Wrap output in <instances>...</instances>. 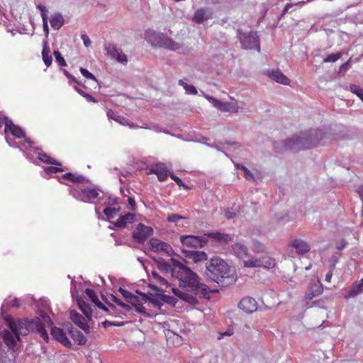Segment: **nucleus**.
I'll list each match as a JSON object with an SVG mask.
<instances>
[{"label": "nucleus", "instance_id": "nucleus-5", "mask_svg": "<svg viewBox=\"0 0 363 363\" xmlns=\"http://www.w3.org/2000/svg\"><path fill=\"white\" fill-rule=\"evenodd\" d=\"M147 38L153 45L167 50H177L182 47L180 43L175 42L172 38L155 31L147 33Z\"/></svg>", "mask_w": 363, "mask_h": 363}, {"label": "nucleus", "instance_id": "nucleus-39", "mask_svg": "<svg viewBox=\"0 0 363 363\" xmlns=\"http://www.w3.org/2000/svg\"><path fill=\"white\" fill-rule=\"evenodd\" d=\"M363 291V288L359 284V283L356 282L352 288L349 290L347 298H353L361 294Z\"/></svg>", "mask_w": 363, "mask_h": 363}, {"label": "nucleus", "instance_id": "nucleus-34", "mask_svg": "<svg viewBox=\"0 0 363 363\" xmlns=\"http://www.w3.org/2000/svg\"><path fill=\"white\" fill-rule=\"evenodd\" d=\"M301 2H298V3H296V4H292V3L286 4L285 7L283 9L281 13L278 17V19L281 20L284 16V15L287 13H292L293 11H296L298 9H299L301 7Z\"/></svg>", "mask_w": 363, "mask_h": 363}, {"label": "nucleus", "instance_id": "nucleus-33", "mask_svg": "<svg viewBox=\"0 0 363 363\" xmlns=\"http://www.w3.org/2000/svg\"><path fill=\"white\" fill-rule=\"evenodd\" d=\"M38 158L40 161L45 164H55L57 166H61L62 164L54 158L47 155L45 152H39Z\"/></svg>", "mask_w": 363, "mask_h": 363}, {"label": "nucleus", "instance_id": "nucleus-54", "mask_svg": "<svg viewBox=\"0 0 363 363\" xmlns=\"http://www.w3.org/2000/svg\"><path fill=\"white\" fill-rule=\"evenodd\" d=\"M118 291L126 301H128L130 298V297L133 295L131 292L127 291L126 289L122 287H119Z\"/></svg>", "mask_w": 363, "mask_h": 363}, {"label": "nucleus", "instance_id": "nucleus-49", "mask_svg": "<svg viewBox=\"0 0 363 363\" xmlns=\"http://www.w3.org/2000/svg\"><path fill=\"white\" fill-rule=\"evenodd\" d=\"M80 72L84 77L97 82L96 77L85 68L81 67Z\"/></svg>", "mask_w": 363, "mask_h": 363}, {"label": "nucleus", "instance_id": "nucleus-23", "mask_svg": "<svg viewBox=\"0 0 363 363\" xmlns=\"http://www.w3.org/2000/svg\"><path fill=\"white\" fill-rule=\"evenodd\" d=\"M323 291V285L320 282L313 283L311 285L308 291L306 294L305 298L307 301H311L314 297L320 295Z\"/></svg>", "mask_w": 363, "mask_h": 363}, {"label": "nucleus", "instance_id": "nucleus-1", "mask_svg": "<svg viewBox=\"0 0 363 363\" xmlns=\"http://www.w3.org/2000/svg\"><path fill=\"white\" fill-rule=\"evenodd\" d=\"M40 315L44 323H42L40 318L35 317L31 319L18 320L16 322L10 315L4 317V320L9 328L11 330L15 336L9 330H0V337H1L7 347V350H15L16 345V338L20 340L19 335H27L30 333H38L46 342H49L50 337L45 328V324L52 325L53 324L50 317L44 311H40Z\"/></svg>", "mask_w": 363, "mask_h": 363}, {"label": "nucleus", "instance_id": "nucleus-32", "mask_svg": "<svg viewBox=\"0 0 363 363\" xmlns=\"http://www.w3.org/2000/svg\"><path fill=\"white\" fill-rule=\"evenodd\" d=\"M50 22L54 30H59L64 24V18L62 15L55 13L51 16Z\"/></svg>", "mask_w": 363, "mask_h": 363}, {"label": "nucleus", "instance_id": "nucleus-9", "mask_svg": "<svg viewBox=\"0 0 363 363\" xmlns=\"http://www.w3.org/2000/svg\"><path fill=\"white\" fill-rule=\"evenodd\" d=\"M205 98L221 111H228L232 113H237L238 111L239 108L236 103L222 102L208 95H205Z\"/></svg>", "mask_w": 363, "mask_h": 363}, {"label": "nucleus", "instance_id": "nucleus-58", "mask_svg": "<svg viewBox=\"0 0 363 363\" xmlns=\"http://www.w3.org/2000/svg\"><path fill=\"white\" fill-rule=\"evenodd\" d=\"M43 23V29L46 33H48V17L46 13L42 14Z\"/></svg>", "mask_w": 363, "mask_h": 363}, {"label": "nucleus", "instance_id": "nucleus-53", "mask_svg": "<svg viewBox=\"0 0 363 363\" xmlns=\"http://www.w3.org/2000/svg\"><path fill=\"white\" fill-rule=\"evenodd\" d=\"M152 276L153 278H155L160 284H162V285H167V280L162 277L160 275L158 274L157 272L153 271L152 272Z\"/></svg>", "mask_w": 363, "mask_h": 363}, {"label": "nucleus", "instance_id": "nucleus-12", "mask_svg": "<svg viewBox=\"0 0 363 363\" xmlns=\"http://www.w3.org/2000/svg\"><path fill=\"white\" fill-rule=\"evenodd\" d=\"M69 318L71 320L76 324L79 328H81L85 333L89 334L91 329L88 325L86 318H85L75 310H71L69 312Z\"/></svg>", "mask_w": 363, "mask_h": 363}, {"label": "nucleus", "instance_id": "nucleus-21", "mask_svg": "<svg viewBox=\"0 0 363 363\" xmlns=\"http://www.w3.org/2000/svg\"><path fill=\"white\" fill-rule=\"evenodd\" d=\"M205 235L206 238H209L219 244H226L232 240L230 235L222 233L218 231L205 234Z\"/></svg>", "mask_w": 363, "mask_h": 363}, {"label": "nucleus", "instance_id": "nucleus-20", "mask_svg": "<svg viewBox=\"0 0 363 363\" xmlns=\"http://www.w3.org/2000/svg\"><path fill=\"white\" fill-rule=\"evenodd\" d=\"M172 292L175 296L190 305L194 306L198 303V300L195 296L185 291H182L179 289L172 288Z\"/></svg>", "mask_w": 363, "mask_h": 363}, {"label": "nucleus", "instance_id": "nucleus-47", "mask_svg": "<svg viewBox=\"0 0 363 363\" xmlns=\"http://www.w3.org/2000/svg\"><path fill=\"white\" fill-rule=\"evenodd\" d=\"M252 250L256 253L262 252L264 250V246L261 242L254 240Z\"/></svg>", "mask_w": 363, "mask_h": 363}, {"label": "nucleus", "instance_id": "nucleus-15", "mask_svg": "<svg viewBox=\"0 0 363 363\" xmlns=\"http://www.w3.org/2000/svg\"><path fill=\"white\" fill-rule=\"evenodd\" d=\"M238 308L246 313H252L257 309V303L252 297H244L239 302Z\"/></svg>", "mask_w": 363, "mask_h": 363}, {"label": "nucleus", "instance_id": "nucleus-22", "mask_svg": "<svg viewBox=\"0 0 363 363\" xmlns=\"http://www.w3.org/2000/svg\"><path fill=\"white\" fill-rule=\"evenodd\" d=\"M69 335L77 345H84L87 339L84 334L77 329L71 327L68 330Z\"/></svg>", "mask_w": 363, "mask_h": 363}, {"label": "nucleus", "instance_id": "nucleus-13", "mask_svg": "<svg viewBox=\"0 0 363 363\" xmlns=\"http://www.w3.org/2000/svg\"><path fill=\"white\" fill-rule=\"evenodd\" d=\"M150 249L154 252H160L171 256L174 253L172 247L167 242L158 239L152 238L150 240Z\"/></svg>", "mask_w": 363, "mask_h": 363}, {"label": "nucleus", "instance_id": "nucleus-52", "mask_svg": "<svg viewBox=\"0 0 363 363\" xmlns=\"http://www.w3.org/2000/svg\"><path fill=\"white\" fill-rule=\"evenodd\" d=\"M181 219H186V218L181 216L178 214H170V215H168V216L167 218V220L169 222H172V223H177V221Z\"/></svg>", "mask_w": 363, "mask_h": 363}, {"label": "nucleus", "instance_id": "nucleus-40", "mask_svg": "<svg viewBox=\"0 0 363 363\" xmlns=\"http://www.w3.org/2000/svg\"><path fill=\"white\" fill-rule=\"evenodd\" d=\"M111 301L116 303L118 306L122 307L125 311L129 312L132 310V306L123 303L120 298L114 295H111Z\"/></svg>", "mask_w": 363, "mask_h": 363}, {"label": "nucleus", "instance_id": "nucleus-56", "mask_svg": "<svg viewBox=\"0 0 363 363\" xmlns=\"http://www.w3.org/2000/svg\"><path fill=\"white\" fill-rule=\"evenodd\" d=\"M347 244V240L342 239L340 242H336V247L338 250H342L346 247Z\"/></svg>", "mask_w": 363, "mask_h": 363}, {"label": "nucleus", "instance_id": "nucleus-6", "mask_svg": "<svg viewBox=\"0 0 363 363\" xmlns=\"http://www.w3.org/2000/svg\"><path fill=\"white\" fill-rule=\"evenodd\" d=\"M242 47L244 49H257L260 51L259 37L256 32L243 33L240 36Z\"/></svg>", "mask_w": 363, "mask_h": 363}, {"label": "nucleus", "instance_id": "nucleus-24", "mask_svg": "<svg viewBox=\"0 0 363 363\" xmlns=\"http://www.w3.org/2000/svg\"><path fill=\"white\" fill-rule=\"evenodd\" d=\"M150 172L157 175L160 182L165 181L169 176V171L164 164H158L150 170Z\"/></svg>", "mask_w": 363, "mask_h": 363}, {"label": "nucleus", "instance_id": "nucleus-50", "mask_svg": "<svg viewBox=\"0 0 363 363\" xmlns=\"http://www.w3.org/2000/svg\"><path fill=\"white\" fill-rule=\"evenodd\" d=\"M60 167V166H59V167H52V166L47 167H45V172L47 174H53V173L63 172L64 169Z\"/></svg>", "mask_w": 363, "mask_h": 363}, {"label": "nucleus", "instance_id": "nucleus-38", "mask_svg": "<svg viewBox=\"0 0 363 363\" xmlns=\"http://www.w3.org/2000/svg\"><path fill=\"white\" fill-rule=\"evenodd\" d=\"M261 267L266 269H272L276 265L274 259L269 257H263L261 258Z\"/></svg>", "mask_w": 363, "mask_h": 363}, {"label": "nucleus", "instance_id": "nucleus-63", "mask_svg": "<svg viewBox=\"0 0 363 363\" xmlns=\"http://www.w3.org/2000/svg\"><path fill=\"white\" fill-rule=\"evenodd\" d=\"M128 201L129 205L131 206V209L134 211L135 209V201L134 198L128 197Z\"/></svg>", "mask_w": 363, "mask_h": 363}, {"label": "nucleus", "instance_id": "nucleus-61", "mask_svg": "<svg viewBox=\"0 0 363 363\" xmlns=\"http://www.w3.org/2000/svg\"><path fill=\"white\" fill-rule=\"evenodd\" d=\"M64 74H65V75L68 79H70V80H72V82H75V83L78 84V82H77V80L76 79V78H75L72 74H71L68 71H67V70H65H65H64Z\"/></svg>", "mask_w": 363, "mask_h": 363}, {"label": "nucleus", "instance_id": "nucleus-29", "mask_svg": "<svg viewBox=\"0 0 363 363\" xmlns=\"http://www.w3.org/2000/svg\"><path fill=\"white\" fill-rule=\"evenodd\" d=\"M42 57L45 65L49 67L52 63V57L50 54V50L47 41L43 42V48L42 51Z\"/></svg>", "mask_w": 363, "mask_h": 363}, {"label": "nucleus", "instance_id": "nucleus-48", "mask_svg": "<svg viewBox=\"0 0 363 363\" xmlns=\"http://www.w3.org/2000/svg\"><path fill=\"white\" fill-rule=\"evenodd\" d=\"M127 301L131 305L132 308H135L141 303L139 297L133 294Z\"/></svg>", "mask_w": 363, "mask_h": 363}, {"label": "nucleus", "instance_id": "nucleus-7", "mask_svg": "<svg viewBox=\"0 0 363 363\" xmlns=\"http://www.w3.org/2000/svg\"><path fill=\"white\" fill-rule=\"evenodd\" d=\"M206 235H182L180 237V241L184 246L192 247H202L206 242Z\"/></svg>", "mask_w": 363, "mask_h": 363}, {"label": "nucleus", "instance_id": "nucleus-30", "mask_svg": "<svg viewBox=\"0 0 363 363\" xmlns=\"http://www.w3.org/2000/svg\"><path fill=\"white\" fill-rule=\"evenodd\" d=\"M78 306L81 311L86 316L87 320L91 321L92 312L89 304L83 300H78Z\"/></svg>", "mask_w": 363, "mask_h": 363}, {"label": "nucleus", "instance_id": "nucleus-51", "mask_svg": "<svg viewBox=\"0 0 363 363\" xmlns=\"http://www.w3.org/2000/svg\"><path fill=\"white\" fill-rule=\"evenodd\" d=\"M169 176L177 183V184L179 186L183 187L184 189H189L188 186H186L180 178H179L174 174H170Z\"/></svg>", "mask_w": 363, "mask_h": 363}, {"label": "nucleus", "instance_id": "nucleus-3", "mask_svg": "<svg viewBox=\"0 0 363 363\" xmlns=\"http://www.w3.org/2000/svg\"><path fill=\"white\" fill-rule=\"evenodd\" d=\"M327 139L326 134L320 130H311L301 133L299 135H294L286 141L277 143L275 148L277 152L284 150L299 151L311 149L318 145H324Z\"/></svg>", "mask_w": 363, "mask_h": 363}, {"label": "nucleus", "instance_id": "nucleus-43", "mask_svg": "<svg viewBox=\"0 0 363 363\" xmlns=\"http://www.w3.org/2000/svg\"><path fill=\"white\" fill-rule=\"evenodd\" d=\"M85 294L87 297L93 302L95 305L100 301L95 291L91 289H86Z\"/></svg>", "mask_w": 363, "mask_h": 363}, {"label": "nucleus", "instance_id": "nucleus-36", "mask_svg": "<svg viewBox=\"0 0 363 363\" xmlns=\"http://www.w3.org/2000/svg\"><path fill=\"white\" fill-rule=\"evenodd\" d=\"M82 194L85 199L87 201H91L92 199H95L98 197L99 193L98 191L93 188H86L84 189L82 191Z\"/></svg>", "mask_w": 363, "mask_h": 363}, {"label": "nucleus", "instance_id": "nucleus-31", "mask_svg": "<svg viewBox=\"0 0 363 363\" xmlns=\"http://www.w3.org/2000/svg\"><path fill=\"white\" fill-rule=\"evenodd\" d=\"M106 115L109 120H113L123 125L128 124V120L125 118L111 109L107 111Z\"/></svg>", "mask_w": 363, "mask_h": 363}, {"label": "nucleus", "instance_id": "nucleus-19", "mask_svg": "<svg viewBox=\"0 0 363 363\" xmlns=\"http://www.w3.org/2000/svg\"><path fill=\"white\" fill-rule=\"evenodd\" d=\"M212 18V13L208 12L205 8H199L197 9L192 18V21L197 24L202 23L205 20Z\"/></svg>", "mask_w": 363, "mask_h": 363}, {"label": "nucleus", "instance_id": "nucleus-42", "mask_svg": "<svg viewBox=\"0 0 363 363\" xmlns=\"http://www.w3.org/2000/svg\"><path fill=\"white\" fill-rule=\"evenodd\" d=\"M350 90L353 94H356L363 101V89L356 84H351Z\"/></svg>", "mask_w": 363, "mask_h": 363}, {"label": "nucleus", "instance_id": "nucleus-62", "mask_svg": "<svg viewBox=\"0 0 363 363\" xmlns=\"http://www.w3.org/2000/svg\"><path fill=\"white\" fill-rule=\"evenodd\" d=\"M333 270L330 269V270L328 272V273L325 275V280L327 282H330L332 277H333Z\"/></svg>", "mask_w": 363, "mask_h": 363}, {"label": "nucleus", "instance_id": "nucleus-46", "mask_svg": "<svg viewBox=\"0 0 363 363\" xmlns=\"http://www.w3.org/2000/svg\"><path fill=\"white\" fill-rule=\"evenodd\" d=\"M341 257V253L333 255L332 257L328 260L330 263V269L334 270L335 265L339 262V259Z\"/></svg>", "mask_w": 363, "mask_h": 363}, {"label": "nucleus", "instance_id": "nucleus-60", "mask_svg": "<svg viewBox=\"0 0 363 363\" xmlns=\"http://www.w3.org/2000/svg\"><path fill=\"white\" fill-rule=\"evenodd\" d=\"M96 306L101 309L102 311H104V312H106V313H110V311H109V308L108 307H106L105 305H104L101 301H99Z\"/></svg>", "mask_w": 363, "mask_h": 363}, {"label": "nucleus", "instance_id": "nucleus-4", "mask_svg": "<svg viewBox=\"0 0 363 363\" xmlns=\"http://www.w3.org/2000/svg\"><path fill=\"white\" fill-rule=\"evenodd\" d=\"M204 274L207 279L224 286L228 284L225 279L230 277V269L225 260L215 256L206 262Z\"/></svg>", "mask_w": 363, "mask_h": 363}, {"label": "nucleus", "instance_id": "nucleus-25", "mask_svg": "<svg viewBox=\"0 0 363 363\" xmlns=\"http://www.w3.org/2000/svg\"><path fill=\"white\" fill-rule=\"evenodd\" d=\"M186 257L191 259L194 262L207 260V255L204 252L196 250H184Z\"/></svg>", "mask_w": 363, "mask_h": 363}, {"label": "nucleus", "instance_id": "nucleus-26", "mask_svg": "<svg viewBox=\"0 0 363 363\" xmlns=\"http://www.w3.org/2000/svg\"><path fill=\"white\" fill-rule=\"evenodd\" d=\"M135 218V214L128 213L125 215L121 216L114 223V227H125L128 224H131L134 222Z\"/></svg>", "mask_w": 363, "mask_h": 363}, {"label": "nucleus", "instance_id": "nucleus-37", "mask_svg": "<svg viewBox=\"0 0 363 363\" xmlns=\"http://www.w3.org/2000/svg\"><path fill=\"white\" fill-rule=\"evenodd\" d=\"M178 84L185 89L186 94L191 95H196L198 94L197 89L194 85L188 84L182 79H179Z\"/></svg>", "mask_w": 363, "mask_h": 363}, {"label": "nucleus", "instance_id": "nucleus-27", "mask_svg": "<svg viewBox=\"0 0 363 363\" xmlns=\"http://www.w3.org/2000/svg\"><path fill=\"white\" fill-rule=\"evenodd\" d=\"M234 255L239 259H244L249 256L247 247L240 242L235 243L233 245Z\"/></svg>", "mask_w": 363, "mask_h": 363}, {"label": "nucleus", "instance_id": "nucleus-55", "mask_svg": "<svg viewBox=\"0 0 363 363\" xmlns=\"http://www.w3.org/2000/svg\"><path fill=\"white\" fill-rule=\"evenodd\" d=\"M242 170L245 173V178L247 180H255L254 175L250 172V171L246 167H242Z\"/></svg>", "mask_w": 363, "mask_h": 363}, {"label": "nucleus", "instance_id": "nucleus-35", "mask_svg": "<svg viewBox=\"0 0 363 363\" xmlns=\"http://www.w3.org/2000/svg\"><path fill=\"white\" fill-rule=\"evenodd\" d=\"M121 211V208H116V207H107L105 208L103 211L104 215L106 216V218L110 220L111 219L115 218L116 216L119 215Z\"/></svg>", "mask_w": 363, "mask_h": 363}, {"label": "nucleus", "instance_id": "nucleus-28", "mask_svg": "<svg viewBox=\"0 0 363 363\" xmlns=\"http://www.w3.org/2000/svg\"><path fill=\"white\" fill-rule=\"evenodd\" d=\"M62 179H67L73 183L86 184L89 182V179H87L83 175H76L71 172L64 174L62 176Z\"/></svg>", "mask_w": 363, "mask_h": 363}, {"label": "nucleus", "instance_id": "nucleus-64", "mask_svg": "<svg viewBox=\"0 0 363 363\" xmlns=\"http://www.w3.org/2000/svg\"><path fill=\"white\" fill-rule=\"evenodd\" d=\"M84 98L89 102L96 103L97 101L89 94H86L84 96Z\"/></svg>", "mask_w": 363, "mask_h": 363}, {"label": "nucleus", "instance_id": "nucleus-14", "mask_svg": "<svg viewBox=\"0 0 363 363\" xmlns=\"http://www.w3.org/2000/svg\"><path fill=\"white\" fill-rule=\"evenodd\" d=\"M29 299H32V298H30L29 296L21 298H15L12 301H9L8 298L4 299L1 307V317L4 319V317L6 315H5L6 311L10 307L19 308L28 301Z\"/></svg>", "mask_w": 363, "mask_h": 363}, {"label": "nucleus", "instance_id": "nucleus-41", "mask_svg": "<svg viewBox=\"0 0 363 363\" xmlns=\"http://www.w3.org/2000/svg\"><path fill=\"white\" fill-rule=\"evenodd\" d=\"M261 258L256 259L252 258L248 260H245L243 262V265L245 267H261Z\"/></svg>", "mask_w": 363, "mask_h": 363}, {"label": "nucleus", "instance_id": "nucleus-2", "mask_svg": "<svg viewBox=\"0 0 363 363\" xmlns=\"http://www.w3.org/2000/svg\"><path fill=\"white\" fill-rule=\"evenodd\" d=\"M184 259L172 257L169 261L162 258L156 260L157 268L164 273H171L172 276L179 281V286L189 289L195 295L203 298L208 297L209 287L199 281L198 275L186 264Z\"/></svg>", "mask_w": 363, "mask_h": 363}, {"label": "nucleus", "instance_id": "nucleus-16", "mask_svg": "<svg viewBox=\"0 0 363 363\" xmlns=\"http://www.w3.org/2000/svg\"><path fill=\"white\" fill-rule=\"evenodd\" d=\"M153 234V228H135L132 233L133 238L138 243H143Z\"/></svg>", "mask_w": 363, "mask_h": 363}, {"label": "nucleus", "instance_id": "nucleus-59", "mask_svg": "<svg viewBox=\"0 0 363 363\" xmlns=\"http://www.w3.org/2000/svg\"><path fill=\"white\" fill-rule=\"evenodd\" d=\"M85 47L88 48L90 46L91 42L86 34H82L81 36Z\"/></svg>", "mask_w": 363, "mask_h": 363}, {"label": "nucleus", "instance_id": "nucleus-11", "mask_svg": "<svg viewBox=\"0 0 363 363\" xmlns=\"http://www.w3.org/2000/svg\"><path fill=\"white\" fill-rule=\"evenodd\" d=\"M50 334L55 340L61 343L65 347H72V344L63 329L57 326H52L50 330Z\"/></svg>", "mask_w": 363, "mask_h": 363}, {"label": "nucleus", "instance_id": "nucleus-18", "mask_svg": "<svg viewBox=\"0 0 363 363\" xmlns=\"http://www.w3.org/2000/svg\"><path fill=\"white\" fill-rule=\"evenodd\" d=\"M268 77L274 80V82L289 85L290 84V79L285 76L279 69H272L267 71Z\"/></svg>", "mask_w": 363, "mask_h": 363}, {"label": "nucleus", "instance_id": "nucleus-17", "mask_svg": "<svg viewBox=\"0 0 363 363\" xmlns=\"http://www.w3.org/2000/svg\"><path fill=\"white\" fill-rule=\"evenodd\" d=\"M4 133L6 135L10 133L16 138H23L26 136L25 131L20 126L14 124L11 120L6 124Z\"/></svg>", "mask_w": 363, "mask_h": 363}, {"label": "nucleus", "instance_id": "nucleus-57", "mask_svg": "<svg viewBox=\"0 0 363 363\" xmlns=\"http://www.w3.org/2000/svg\"><path fill=\"white\" fill-rule=\"evenodd\" d=\"M135 311L140 314L147 315L146 308L143 306L142 303H140L139 305L135 307Z\"/></svg>", "mask_w": 363, "mask_h": 363}, {"label": "nucleus", "instance_id": "nucleus-10", "mask_svg": "<svg viewBox=\"0 0 363 363\" xmlns=\"http://www.w3.org/2000/svg\"><path fill=\"white\" fill-rule=\"evenodd\" d=\"M288 247L295 249L298 255H303L311 250L310 244L300 238H292L288 243Z\"/></svg>", "mask_w": 363, "mask_h": 363}, {"label": "nucleus", "instance_id": "nucleus-44", "mask_svg": "<svg viewBox=\"0 0 363 363\" xmlns=\"http://www.w3.org/2000/svg\"><path fill=\"white\" fill-rule=\"evenodd\" d=\"M54 56L55 57L56 62L58 63V65L61 67H65L67 66V62L64 57L62 56L61 52L58 50H55Z\"/></svg>", "mask_w": 363, "mask_h": 363}, {"label": "nucleus", "instance_id": "nucleus-45", "mask_svg": "<svg viewBox=\"0 0 363 363\" xmlns=\"http://www.w3.org/2000/svg\"><path fill=\"white\" fill-rule=\"evenodd\" d=\"M342 52L330 54L327 57L323 59V62H335L337 60H338L342 57Z\"/></svg>", "mask_w": 363, "mask_h": 363}, {"label": "nucleus", "instance_id": "nucleus-8", "mask_svg": "<svg viewBox=\"0 0 363 363\" xmlns=\"http://www.w3.org/2000/svg\"><path fill=\"white\" fill-rule=\"evenodd\" d=\"M106 54L113 60L125 65L128 63V57L123 52L121 48H118L116 44L109 43L105 48Z\"/></svg>", "mask_w": 363, "mask_h": 363}]
</instances>
